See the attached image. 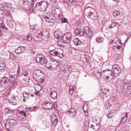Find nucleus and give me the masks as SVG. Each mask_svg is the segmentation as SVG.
<instances>
[{"mask_svg": "<svg viewBox=\"0 0 131 131\" xmlns=\"http://www.w3.org/2000/svg\"><path fill=\"white\" fill-rule=\"evenodd\" d=\"M13 6L11 4L6 3L4 5L2 4H0V13L3 14L5 13L8 16H11L10 11H11Z\"/></svg>", "mask_w": 131, "mask_h": 131, "instance_id": "obj_1", "label": "nucleus"}, {"mask_svg": "<svg viewBox=\"0 0 131 131\" xmlns=\"http://www.w3.org/2000/svg\"><path fill=\"white\" fill-rule=\"evenodd\" d=\"M84 13L86 16L91 20H95L97 18L95 11L93 8L89 7L86 8Z\"/></svg>", "mask_w": 131, "mask_h": 131, "instance_id": "obj_2", "label": "nucleus"}, {"mask_svg": "<svg viewBox=\"0 0 131 131\" xmlns=\"http://www.w3.org/2000/svg\"><path fill=\"white\" fill-rule=\"evenodd\" d=\"M49 49L52 56H57L60 58H62L63 56L62 51L60 48H55L53 46H51L49 47Z\"/></svg>", "mask_w": 131, "mask_h": 131, "instance_id": "obj_3", "label": "nucleus"}, {"mask_svg": "<svg viewBox=\"0 0 131 131\" xmlns=\"http://www.w3.org/2000/svg\"><path fill=\"white\" fill-rule=\"evenodd\" d=\"M33 77L36 80H38L41 82L43 83L45 80L44 74L40 70H35L32 73Z\"/></svg>", "mask_w": 131, "mask_h": 131, "instance_id": "obj_4", "label": "nucleus"}, {"mask_svg": "<svg viewBox=\"0 0 131 131\" xmlns=\"http://www.w3.org/2000/svg\"><path fill=\"white\" fill-rule=\"evenodd\" d=\"M102 76L107 82H110L112 79H114L112 72L109 70L103 71L102 72Z\"/></svg>", "mask_w": 131, "mask_h": 131, "instance_id": "obj_5", "label": "nucleus"}, {"mask_svg": "<svg viewBox=\"0 0 131 131\" xmlns=\"http://www.w3.org/2000/svg\"><path fill=\"white\" fill-rule=\"evenodd\" d=\"M14 115H13L11 116H9V118L6 121V123L5 125V127L7 130L9 129L8 127L9 125L12 126H16L17 123L16 121L14 118H12L11 117H13Z\"/></svg>", "mask_w": 131, "mask_h": 131, "instance_id": "obj_6", "label": "nucleus"}, {"mask_svg": "<svg viewBox=\"0 0 131 131\" xmlns=\"http://www.w3.org/2000/svg\"><path fill=\"white\" fill-rule=\"evenodd\" d=\"M87 124L88 126L90 125V128H92L95 131L98 130L99 128V126L97 123L94 122L92 119L90 120L88 122L87 121H85V124Z\"/></svg>", "mask_w": 131, "mask_h": 131, "instance_id": "obj_7", "label": "nucleus"}, {"mask_svg": "<svg viewBox=\"0 0 131 131\" xmlns=\"http://www.w3.org/2000/svg\"><path fill=\"white\" fill-rule=\"evenodd\" d=\"M112 67L113 75L114 79L119 75L121 71L118 66L117 64L114 65Z\"/></svg>", "mask_w": 131, "mask_h": 131, "instance_id": "obj_8", "label": "nucleus"}, {"mask_svg": "<svg viewBox=\"0 0 131 131\" xmlns=\"http://www.w3.org/2000/svg\"><path fill=\"white\" fill-rule=\"evenodd\" d=\"M59 63L58 61H55L51 63L50 65L46 64V66L49 69L52 71L57 70L58 68Z\"/></svg>", "mask_w": 131, "mask_h": 131, "instance_id": "obj_9", "label": "nucleus"}, {"mask_svg": "<svg viewBox=\"0 0 131 131\" xmlns=\"http://www.w3.org/2000/svg\"><path fill=\"white\" fill-rule=\"evenodd\" d=\"M40 32V36L41 37L42 41L44 40L46 42L48 41L49 39V33L48 31H43L42 29L39 30Z\"/></svg>", "mask_w": 131, "mask_h": 131, "instance_id": "obj_10", "label": "nucleus"}, {"mask_svg": "<svg viewBox=\"0 0 131 131\" xmlns=\"http://www.w3.org/2000/svg\"><path fill=\"white\" fill-rule=\"evenodd\" d=\"M36 61L37 62L41 64H43L46 63V64L48 63L46 62V60L44 56L42 54H38L36 57Z\"/></svg>", "mask_w": 131, "mask_h": 131, "instance_id": "obj_11", "label": "nucleus"}, {"mask_svg": "<svg viewBox=\"0 0 131 131\" xmlns=\"http://www.w3.org/2000/svg\"><path fill=\"white\" fill-rule=\"evenodd\" d=\"M71 37L72 34L69 32L66 33L62 37L64 41H65V42H67V43H69L70 42Z\"/></svg>", "mask_w": 131, "mask_h": 131, "instance_id": "obj_12", "label": "nucleus"}, {"mask_svg": "<svg viewBox=\"0 0 131 131\" xmlns=\"http://www.w3.org/2000/svg\"><path fill=\"white\" fill-rule=\"evenodd\" d=\"M40 33L39 30H37L33 37L34 41L37 43L42 42L41 37L40 36Z\"/></svg>", "mask_w": 131, "mask_h": 131, "instance_id": "obj_13", "label": "nucleus"}, {"mask_svg": "<svg viewBox=\"0 0 131 131\" xmlns=\"http://www.w3.org/2000/svg\"><path fill=\"white\" fill-rule=\"evenodd\" d=\"M42 106L43 108L47 110L52 109L53 106V104L51 102H47L43 103Z\"/></svg>", "mask_w": 131, "mask_h": 131, "instance_id": "obj_14", "label": "nucleus"}, {"mask_svg": "<svg viewBox=\"0 0 131 131\" xmlns=\"http://www.w3.org/2000/svg\"><path fill=\"white\" fill-rule=\"evenodd\" d=\"M50 95L52 99H54L57 97V93L56 88L52 87L50 89Z\"/></svg>", "mask_w": 131, "mask_h": 131, "instance_id": "obj_15", "label": "nucleus"}, {"mask_svg": "<svg viewBox=\"0 0 131 131\" xmlns=\"http://www.w3.org/2000/svg\"><path fill=\"white\" fill-rule=\"evenodd\" d=\"M71 66L70 65L65 64L62 68L63 72L64 73H69L71 70Z\"/></svg>", "mask_w": 131, "mask_h": 131, "instance_id": "obj_16", "label": "nucleus"}, {"mask_svg": "<svg viewBox=\"0 0 131 131\" xmlns=\"http://www.w3.org/2000/svg\"><path fill=\"white\" fill-rule=\"evenodd\" d=\"M67 113L68 116L74 118L76 115V110L73 108L70 109L67 112Z\"/></svg>", "mask_w": 131, "mask_h": 131, "instance_id": "obj_17", "label": "nucleus"}, {"mask_svg": "<svg viewBox=\"0 0 131 131\" xmlns=\"http://www.w3.org/2000/svg\"><path fill=\"white\" fill-rule=\"evenodd\" d=\"M83 30L88 37H90L92 36V33L88 27L85 26L83 28Z\"/></svg>", "mask_w": 131, "mask_h": 131, "instance_id": "obj_18", "label": "nucleus"}, {"mask_svg": "<svg viewBox=\"0 0 131 131\" xmlns=\"http://www.w3.org/2000/svg\"><path fill=\"white\" fill-rule=\"evenodd\" d=\"M51 122L53 126H56L58 121L57 116L56 115H53L51 119Z\"/></svg>", "mask_w": 131, "mask_h": 131, "instance_id": "obj_19", "label": "nucleus"}, {"mask_svg": "<svg viewBox=\"0 0 131 131\" xmlns=\"http://www.w3.org/2000/svg\"><path fill=\"white\" fill-rule=\"evenodd\" d=\"M45 19L46 22L48 23H52L54 22L55 20L54 17H52L50 15H48L45 16Z\"/></svg>", "mask_w": 131, "mask_h": 131, "instance_id": "obj_20", "label": "nucleus"}, {"mask_svg": "<svg viewBox=\"0 0 131 131\" xmlns=\"http://www.w3.org/2000/svg\"><path fill=\"white\" fill-rule=\"evenodd\" d=\"M25 47L20 46L16 49L15 51L16 53L20 54L25 51Z\"/></svg>", "mask_w": 131, "mask_h": 131, "instance_id": "obj_21", "label": "nucleus"}, {"mask_svg": "<svg viewBox=\"0 0 131 131\" xmlns=\"http://www.w3.org/2000/svg\"><path fill=\"white\" fill-rule=\"evenodd\" d=\"M48 4L47 3L45 2H41V8L40 9V11L45 12L46 11Z\"/></svg>", "mask_w": 131, "mask_h": 131, "instance_id": "obj_22", "label": "nucleus"}, {"mask_svg": "<svg viewBox=\"0 0 131 131\" xmlns=\"http://www.w3.org/2000/svg\"><path fill=\"white\" fill-rule=\"evenodd\" d=\"M127 115V113H125L121 115V119L120 122V123H124L126 121L128 116Z\"/></svg>", "mask_w": 131, "mask_h": 131, "instance_id": "obj_23", "label": "nucleus"}, {"mask_svg": "<svg viewBox=\"0 0 131 131\" xmlns=\"http://www.w3.org/2000/svg\"><path fill=\"white\" fill-rule=\"evenodd\" d=\"M75 33L77 35L80 36H82L84 34V32L82 29L79 28L75 29Z\"/></svg>", "mask_w": 131, "mask_h": 131, "instance_id": "obj_24", "label": "nucleus"}, {"mask_svg": "<svg viewBox=\"0 0 131 131\" xmlns=\"http://www.w3.org/2000/svg\"><path fill=\"white\" fill-rule=\"evenodd\" d=\"M109 94V92L108 90L104 89L103 90L102 93L100 94L101 98L103 99L104 97L107 96Z\"/></svg>", "mask_w": 131, "mask_h": 131, "instance_id": "obj_25", "label": "nucleus"}, {"mask_svg": "<svg viewBox=\"0 0 131 131\" xmlns=\"http://www.w3.org/2000/svg\"><path fill=\"white\" fill-rule=\"evenodd\" d=\"M54 37L56 38H59L62 36V33L59 30H57L54 33Z\"/></svg>", "mask_w": 131, "mask_h": 131, "instance_id": "obj_26", "label": "nucleus"}, {"mask_svg": "<svg viewBox=\"0 0 131 131\" xmlns=\"http://www.w3.org/2000/svg\"><path fill=\"white\" fill-rule=\"evenodd\" d=\"M121 41H116V46H114V51H113V52H115V50L116 49H119L120 48V45H121L120 43V42Z\"/></svg>", "mask_w": 131, "mask_h": 131, "instance_id": "obj_27", "label": "nucleus"}, {"mask_svg": "<svg viewBox=\"0 0 131 131\" xmlns=\"http://www.w3.org/2000/svg\"><path fill=\"white\" fill-rule=\"evenodd\" d=\"M8 78L6 77H4L2 79L1 81V83L2 84H5V85H6V84H7L8 82Z\"/></svg>", "mask_w": 131, "mask_h": 131, "instance_id": "obj_28", "label": "nucleus"}, {"mask_svg": "<svg viewBox=\"0 0 131 131\" xmlns=\"http://www.w3.org/2000/svg\"><path fill=\"white\" fill-rule=\"evenodd\" d=\"M73 41L76 46L80 45L82 43L81 41L79 40V39L78 38H74L73 40Z\"/></svg>", "mask_w": 131, "mask_h": 131, "instance_id": "obj_29", "label": "nucleus"}, {"mask_svg": "<svg viewBox=\"0 0 131 131\" xmlns=\"http://www.w3.org/2000/svg\"><path fill=\"white\" fill-rule=\"evenodd\" d=\"M9 79L11 81L14 83L17 80V77L16 75H12L9 77Z\"/></svg>", "mask_w": 131, "mask_h": 131, "instance_id": "obj_30", "label": "nucleus"}, {"mask_svg": "<svg viewBox=\"0 0 131 131\" xmlns=\"http://www.w3.org/2000/svg\"><path fill=\"white\" fill-rule=\"evenodd\" d=\"M63 40V39L62 37L61 38V39L59 40L57 42L58 44L61 46H63V45L65 43H67V42H65Z\"/></svg>", "mask_w": 131, "mask_h": 131, "instance_id": "obj_31", "label": "nucleus"}, {"mask_svg": "<svg viewBox=\"0 0 131 131\" xmlns=\"http://www.w3.org/2000/svg\"><path fill=\"white\" fill-rule=\"evenodd\" d=\"M130 83V81H129L125 79L123 82L124 87H128V86H129Z\"/></svg>", "mask_w": 131, "mask_h": 131, "instance_id": "obj_32", "label": "nucleus"}, {"mask_svg": "<svg viewBox=\"0 0 131 131\" xmlns=\"http://www.w3.org/2000/svg\"><path fill=\"white\" fill-rule=\"evenodd\" d=\"M41 2L37 3L35 7V8L37 10L39 11L40 9L41 8Z\"/></svg>", "mask_w": 131, "mask_h": 131, "instance_id": "obj_33", "label": "nucleus"}, {"mask_svg": "<svg viewBox=\"0 0 131 131\" xmlns=\"http://www.w3.org/2000/svg\"><path fill=\"white\" fill-rule=\"evenodd\" d=\"M125 93L126 94L128 95L131 94V86H129L127 87L125 91Z\"/></svg>", "mask_w": 131, "mask_h": 131, "instance_id": "obj_34", "label": "nucleus"}, {"mask_svg": "<svg viewBox=\"0 0 131 131\" xmlns=\"http://www.w3.org/2000/svg\"><path fill=\"white\" fill-rule=\"evenodd\" d=\"M0 27L2 28L3 29L6 30L7 28L5 26V24L3 23L2 20H0Z\"/></svg>", "mask_w": 131, "mask_h": 131, "instance_id": "obj_35", "label": "nucleus"}, {"mask_svg": "<svg viewBox=\"0 0 131 131\" xmlns=\"http://www.w3.org/2000/svg\"><path fill=\"white\" fill-rule=\"evenodd\" d=\"M5 68V65L4 62L0 63V71L4 70Z\"/></svg>", "mask_w": 131, "mask_h": 131, "instance_id": "obj_36", "label": "nucleus"}, {"mask_svg": "<svg viewBox=\"0 0 131 131\" xmlns=\"http://www.w3.org/2000/svg\"><path fill=\"white\" fill-rule=\"evenodd\" d=\"M74 91V90L73 86L71 85H70L69 89V93L71 95H72Z\"/></svg>", "mask_w": 131, "mask_h": 131, "instance_id": "obj_37", "label": "nucleus"}, {"mask_svg": "<svg viewBox=\"0 0 131 131\" xmlns=\"http://www.w3.org/2000/svg\"><path fill=\"white\" fill-rule=\"evenodd\" d=\"M115 112V111L114 110H112L111 111L110 113L108 114L107 115V117L109 118H111Z\"/></svg>", "mask_w": 131, "mask_h": 131, "instance_id": "obj_38", "label": "nucleus"}, {"mask_svg": "<svg viewBox=\"0 0 131 131\" xmlns=\"http://www.w3.org/2000/svg\"><path fill=\"white\" fill-rule=\"evenodd\" d=\"M23 95L24 98H27V99H28L30 97V94L29 93L24 92L23 93Z\"/></svg>", "mask_w": 131, "mask_h": 131, "instance_id": "obj_39", "label": "nucleus"}, {"mask_svg": "<svg viewBox=\"0 0 131 131\" xmlns=\"http://www.w3.org/2000/svg\"><path fill=\"white\" fill-rule=\"evenodd\" d=\"M11 97H10L9 99V100L10 101H11L13 103H16V100L15 97H14V96H11Z\"/></svg>", "mask_w": 131, "mask_h": 131, "instance_id": "obj_40", "label": "nucleus"}, {"mask_svg": "<svg viewBox=\"0 0 131 131\" xmlns=\"http://www.w3.org/2000/svg\"><path fill=\"white\" fill-rule=\"evenodd\" d=\"M120 12H119L117 10H115L113 13V15L114 16H116L119 15Z\"/></svg>", "mask_w": 131, "mask_h": 131, "instance_id": "obj_41", "label": "nucleus"}, {"mask_svg": "<svg viewBox=\"0 0 131 131\" xmlns=\"http://www.w3.org/2000/svg\"><path fill=\"white\" fill-rule=\"evenodd\" d=\"M117 24H118V23L116 22H114L112 24H111L109 26V27L111 29L112 28L116 26L117 25Z\"/></svg>", "mask_w": 131, "mask_h": 131, "instance_id": "obj_42", "label": "nucleus"}, {"mask_svg": "<svg viewBox=\"0 0 131 131\" xmlns=\"http://www.w3.org/2000/svg\"><path fill=\"white\" fill-rule=\"evenodd\" d=\"M24 39L25 40L29 41L31 40L32 39V37L29 35H28L26 37L24 38Z\"/></svg>", "mask_w": 131, "mask_h": 131, "instance_id": "obj_43", "label": "nucleus"}, {"mask_svg": "<svg viewBox=\"0 0 131 131\" xmlns=\"http://www.w3.org/2000/svg\"><path fill=\"white\" fill-rule=\"evenodd\" d=\"M125 128L124 127H122L121 128L117 127L115 131H124Z\"/></svg>", "mask_w": 131, "mask_h": 131, "instance_id": "obj_44", "label": "nucleus"}, {"mask_svg": "<svg viewBox=\"0 0 131 131\" xmlns=\"http://www.w3.org/2000/svg\"><path fill=\"white\" fill-rule=\"evenodd\" d=\"M52 4L54 7H56L58 5V3L56 0H53Z\"/></svg>", "mask_w": 131, "mask_h": 131, "instance_id": "obj_45", "label": "nucleus"}, {"mask_svg": "<svg viewBox=\"0 0 131 131\" xmlns=\"http://www.w3.org/2000/svg\"><path fill=\"white\" fill-rule=\"evenodd\" d=\"M5 95L6 96L8 99L11 96L10 95V91H6L5 93Z\"/></svg>", "mask_w": 131, "mask_h": 131, "instance_id": "obj_46", "label": "nucleus"}, {"mask_svg": "<svg viewBox=\"0 0 131 131\" xmlns=\"http://www.w3.org/2000/svg\"><path fill=\"white\" fill-rule=\"evenodd\" d=\"M5 111L6 113L7 114H9V113H12V111L10 110L9 109L6 108L5 109Z\"/></svg>", "mask_w": 131, "mask_h": 131, "instance_id": "obj_47", "label": "nucleus"}, {"mask_svg": "<svg viewBox=\"0 0 131 131\" xmlns=\"http://www.w3.org/2000/svg\"><path fill=\"white\" fill-rule=\"evenodd\" d=\"M23 74L25 76H26L28 74V72L26 70H23L22 72Z\"/></svg>", "mask_w": 131, "mask_h": 131, "instance_id": "obj_48", "label": "nucleus"}, {"mask_svg": "<svg viewBox=\"0 0 131 131\" xmlns=\"http://www.w3.org/2000/svg\"><path fill=\"white\" fill-rule=\"evenodd\" d=\"M69 1L70 3H71V4L73 5H75L76 3L75 0H69Z\"/></svg>", "mask_w": 131, "mask_h": 131, "instance_id": "obj_49", "label": "nucleus"}, {"mask_svg": "<svg viewBox=\"0 0 131 131\" xmlns=\"http://www.w3.org/2000/svg\"><path fill=\"white\" fill-rule=\"evenodd\" d=\"M96 76L98 77H100L101 75L102 76V72L101 73L100 72L97 71L96 73Z\"/></svg>", "mask_w": 131, "mask_h": 131, "instance_id": "obj_50", "label": "nucleus"}, {"mask_svg": "<svg viewBox=\"0 0 131 131\" xmlns=\"http://www.w3.org/2000/svg\"><path fill=\"white\" fill-rule=\"evenodd\" d=\"M61 21L63 23H65L68 22L67 20L65 18H63L61 19Z\"/></svg>", "mask_w": 131, "mask_h": 131, "instance_id": "obj_51", "label": "nucleus"}, {"mask_svg": "<svg viewBox=\"0 0 131 131\" xmlns=\"http://www.w3.org/2000/svg\"><path fill=\"white\" fill-rule=\"evenodd\" d=\"M20 72V68L19 66H18V70L17 71V74L19 75Z\"/></svg>", "mask_w": 131, "mask_h": 131, "instance_id": "obj_52", "label": "nucleus"}, {"mask_svg": "<svg viewBox=\"0 0 131 131\" xmlns=\"http://www.w3.org/2000/svg\"><path fill=\"white\" fill-rule=\"evenodd\" d=\"M101 38H96V40L97 42L99 43L101 41Z\"/></svg>", "mask_w": 131, "mask_h": 131, "instance_id": "obj_53", "label": "nucleus"}, {"mask_svg": "<svg viewBox=\"0 0 131 131\" xmlns=\"http://www.w3.org/2000/svg\"><path fill=\"white\" fill-rule=\"evenodd\" d=\"M37 0H32V4L31 6L33 7L34 5L35 4V2H36Z\"/></svg>", "mask_w": 131, "mask_h": 131, "instance_id": "obj_54", "label": "nucleus"}, {"mask_svg": "<svg viewBox=\"0 0 131 131\" xmlns=\"http://www.w3.org/2000/svg\"><path fill=\"white\" fill-rule=\"evenodd\" d=\"M82 20V19L81 18L79 19H78L77 21V24H78V25H77V26L81 22Z\"/></svg>", "mask_w": 131, "mask_h": 131, "instance_id": "obj_55", "label": "nucleus"}, {"mask_svg": "<svg viewBox=\"0 0 131 131\" xmlns=\"http://www.w3.org/2000/svg\"><path fill=\"white\" fill-rule=\"evenodd\" d=\"M10 58L12 59H14V56L13 53H11L10 54Z\"/></svg>", "mask_w": 131, "mask_h": 131, "instance_id": "obj_56", "label": "nucleus"}, {"mask_svg": "<svg viewBox=\"0 0 131 131\" xmlns=\"http://www.w3.org/2000/svg\"><path fill=\"white\" fill-rule=\"evenodd\" d=\"M19 113L23 115H24L25 116H26L25 113L23 111H20L19 112Z\"/></svg>", "mask_w": 131, "mask_h": 131, "instance_id": "obj_57", "label": "nucleus"}, {"mask_svg": "<svg viewBox=\"0 0 131 131\" xmlns=\"http://www.w3.org/2000/svg\"><path fill=\"white\" fill-rule=\"evenodd\" d=\"M37 108V107H32L30 108V109H31L32 111V110H36V109Z\"/></svg>", "mask_w": 131, "mask_h": 131, "instance_id": "obj_58", "label": "nucleus"}, {"mask_svg": "<svg viewBox=\"0 0 131 131\" xmlns=\"http://www.w3.org/2000/svg\"><path fill=\"white\" fill-rule=\"evenodd\" d=\"M35 94L37 96H39V95L40 93L38 91H36L35 92Z\"/></svg>", "mask_w": 131, "mask_h": 131, "instance_id": "obj_59", "label": "nucleus"}, {"mask_svg": "<svg viewBox=\"0 0 131 131\" xmlns=\"http://www.w3.org/2000/svg\"><path fill=\"white\" fill-rule=\"evenodd\" d=\"M34 9L33 8H30L29 9V11L31 12H34Z\"/></svg>", "mask_w": 131, "mask_h": 131, "instance_id": "obj_60", "label": "nucleus"}, {"mask_svg": "<svg viewBox=\"0 0 131 131\" xmlns=\"http://www.w3.org/2000/svg\"><path fill=\"white\" fill-rule=\"evenodd\" d=\"M31 50L32 53L35 54L36 53V51L34 50L31 49Z\"/></svg>", "mask_w": 131, "mask_h": 131, "instance_id": "obj_61", "label": "nucleus"}, {"mask_svg": "<svg viewBox=\"0 0 131 131\" xmlns=\"http://www.w3.org/2000/svg\"><path fill=\"white\" fill-rule=\"evenodd\" d=\"M3 33L2 32V30L1 28L0 27V36H2Z\"/></svg>", "mask_w": 131, "mask_h": 131, "instance_id": "obj_62", "label": "nucleus"}, {"mask_svg": "<svg viewBox=\"0 0 131 131\" xmlns=\"http://www.w3.org/2000/svg\"><path fill=\"white\" fill-rule=\"evenodd\" d=\"M98 22L100 24H102L103 23L102 21L101 20L99 19L98 20Z\"/></svg>", "mask_w": 131, "mask_h": 131, "instance_id": "obj_63", "label": "nucleus"}, {"mask_svg": "<svg viewBox=\"0 0 131 131\" xmlns=\"http://www.w3.org/2000/svg\"><path fill=\"white\" fill-rule=\"evenodd\" d=\"M29 78H27V79H24V81H28L29 80Z\"/></svg>", "mask_w": 131, "mask_h": 131, "instance_id": "obj_64", "label": "nucleus"}]
</instances>
